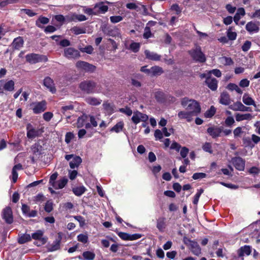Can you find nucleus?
<instances>
[{
  "instance_id": "obj_1",
  "label": "nucleus",
  "mask_w": 260,
  "mask_h": 260,
  "mask_svg": "<svg viewBox=\"0 0 260 260\" xmlns=\"http://www.w3.org/2000/svg\"><path fill=\"white\" fill-rule=\"evenodd\" d=\"M182 106L190 113H193L195 116L198 115L201 111L200 104L194 100L183 98L181 101Z\"/></svg>"
},
{
  "instance_id": "obj_2",
  "label": "nucleus",
  "mask_w": 260,
  "mask_h": 260,
  "mask_svg": "<svg viewBox=\"0 0 260 260\" xmlns=\"http://www.w3.org/2000/svg\"><path fill=\"white\" fill-rule=\"evenodd\" d=\"M15 82L13 80H0V94L5 92H12L15 89Z\"/></svg>"
},
{
  "instance_id": "obj_3",
  "label": "nucleus",
  "mask_w": 260,
  "mask_h": 260,
  "mask_svg": "<svg viewBox=\"0 0 260 260\" xmlns=\"http://www.w3.org/2000/svg\"><path fill=\"white\" fill-rule=\"evenodd\" d=\"M189 53L192 58L196 61L200 62L206 61V56L202 52L201 48L200 46H197L194 49L190 50Z\"/></svg>"
},
{
  "instance_id": "obj_4",
  "label": "nucleus",
  "mask_w": 260,
  "mask_h": 260,
  "mask_svg": "<svg viewBox=\"0 0 260 260\" xmlns=\"http://www.w3.org/2000/svg\"><path fill=\"white\" fill-rule=\"evenodd\" d=\"M26 60L30 63L34 64L39 62H46L48 58L46 55H40L35 53L27 54L25 56Z\"/></svg>"
},
{
  "instance_id": "obj_5",
  "label": "nucleus",
  "mask_w": 260,
  "mask_h": 260,
  "mask_svg": "<svg viewBox=\"0 0 260 260\" xmlns=\"http://www.w3.org/2000/svg\"><path fill=\"white\" fill-rule=\"evenodd\" d=\"M96 83L92 81H85L82 82L79 85L80 88L87 93L94 92Z\"/></svg>"
},
{
  "instance_id": "obj_6",
  "label": "nucleus",
  "mask_w": 260,
  "mask_h": 260,
  "mask_svg": "<svg viewBox=\"0 0 260 260\" xmlns=\"http://www.w3.org/2000/svg\"><path fill=\"white\" fill-rule=\"evenodd\" d=\"M76 68L79 70L85 71L86 72H93L95 69V67L84 61H78L76 64Z\"/></svg>"
},
{
  "instance_id": "obj_7",
  "label": "nucleus",
  "mask_w": 260,
  "mask_h": 260,
  "mask_svg": "<svg viewBox=\"0 0 260 260\" xmlns=\"http://www.w3.org/2000/svg\"><path fill=\"white\" fill-rule=\"evenodd\" d=\"M148 119V116L146 114H143L139 111L135 112L132 117V120L136 124L139 123L141 121L146 122Z\"/></svg>"
},
{
  "instance_id": "obj_8",
  "label": "nucleus",
  "mask_w": 260,
  "mask_h": 260,
  "mask_svg": "<svg viewBox=\"0 0 260 260\" xmlns=\"http://www.w3.org/2000/svg\"><path fill=\"white\" fill-rule=\"evenodd\" d=\"M260 22L259 21L248 22L245 28L250 34L256 33L259 30Z\"/></svg>"
},
{
  "instance_id": "obj_9",
  "label": "nucleus",
  "mask_w": 260,
  "mask_h": 260,
  "mask_svg": "<svg viewBox=\"0 0 260 260\" xmlns=\"http://www.w3.org/2000/svg\"><path fill=\"white\" fill-rule=\"evenodd\" d=\"M64 55L69 59H75L79 57L80 54L77 50L69 47L64 49Z\"/></svg>"
},
{
  "instance_id": "obj_10",
  "label": "nucleus",
  "mask_w": 260,
  "mask_h": 260,
  "mask_svg": "<svg viewBox=\"0 0 260 260\" xmlns=\"http://www.w3.org/2000/svg\"><path fill=\"white\" fill-rule=\"evenodd\" d=\"M2 217L7 223L11 224L13 222V217L12 215V211L10 207H7L3 209L2 212Z\"/></svg>"
},
{
  "instance_id": "obj_11",
  "label": "nucleus",
  "mask_w": 260,
  "mask_h": 260,
  "mask_svg": "<svg viewBox=\"0 0 260 260\" xmlns=\"http://www.w3.org/2000/svg\"><path fill=\"white\" fill-rule=\"evenodd\" d=\"M27 137L29 139H34L40 135L42 131L40 129H35L30 124L27 125Z\"/></svg>"
},
{
  "instance_id": "obj_12",
  "label": "nucleus",
  "mask_w": 260,
  "mask_h": 260,
  "mask_svg": "<svg viewBox=\"0 0 260 260\" xmlns=\"http://www.w3.org/2000/svg\"><path fill=\"white\" fill-rule=\"evenodd\" d=\"M232 162L235 168L239 171H243L245 168V160L240 157L232 158Z\"/></svg>"
},
{
  "instance_id": "obj_13",
  "label": "nucleus",
  "mask_w": 260,
  "mask_h": 260,
  "mask_svg": "<svg viewBox=\"0 0 260 260\" xmlns=\"http://www.w3.org/2000/svg\"><path fill=\"white\" fill-rule=\"evenodd\" d=\"M67 22L71 21H83L87 20L86 16L82 14H77L76 13H70L66 16Z\"/></svg>"
},
{
  "instance_id": "obj_14",
  "label": "nucleus",
  "mask_w": 260,
  "mask_h": 260,
  "mask_svg": "<svg viewBox=\"0 0 260 260\" xmlns=\"http://www.w3.org/2000/svg\"><path fill=\"white\" fill-rule=\"evenodd\" d=\"M230 108L235 111H251V108L250 107L245 106L240 102H237L234 103L233 105L230 106Z\"/></svg>"
},
{
  "instance_id": "obj_15",
  "label": "nucleus",
  "mask_w": 260,
  "mask_h": 260,
  "mask_svg": "<svg viewBox=\"0 0 260 260\" xmlns=\"http://www.w3.org/2000/svg\"><path fill=\"white\" fill-rule=\"evenodd\" d=\"M32 106L33 112L35 114L44 112L46 109V103L45 101L34 103Z\"/></svg>"
},
{
  "instance_id": "obj_16",
  "label": "nucleus",
  "mask_w": 260,
  "mask_h": 260,
  "mask_svg": "<svg viewBox=\"0 0 260 260\" xmlns=\"http://www.w3.org/2000/svg\"><path fill=\"white\" fill-rule=\"evenodd\" d=\"M42 150V147L39 143H35L31 147V151L34 156L31 157V159L33 162L35 161L36 158L38 157L41 154Z\"/></svg>"
},
{
  "instance_id": "obj_17",
  "label": "nucleus",
  "mask_w": 260,
  "mask_h": 260,
  "mask_svg": "<svg viewBox=\"0 0 260 260\" xmlns=\"http://www.w3.org/2000/svg\"><path fill=\"white\" fill-rule=\"evenodd\" d=\"M43 84L52 93L56 92V88L54 86L53 80L50 77H46L44 79Z\"/></svg>"
},
{
  "instance_id": "obj_18",
  "label": "nucleus",
  "mask_w": 260,
  "mask_h": 260,
  "mask_svg": "<svg viewBox=\"0 0 260 260\" xmlns=\"http://www.w3.org/2000/svg\"><path fill=\"white\" fill-rule=\"evenodd\" d=\"M178 117L181 119H186L188 122H191L193 117V113H190L188 110L180 111L178 114Z\"/></svg>"
},
{
  "instance_id": "obj_19",
  "label": "nucleus",
  "mask_w": 260,
  "mask_h": 260,
  "mask_svg": "<svg viewBox=\"0 0 260 260\" xmlns=\"http://www.w3.org/2000/svg\"><path fill=\"white\" fill-rule=\"evenodd\" d=\"M222 129L221 127L212 126L207 129V133L213 138H215L220 136Z\"/></svg>"
},
{
  "instance_id": "obj_20",
  "label": "nucleus",
  "mask_w": 260,
  "mask_h": 260,
  "mask_svg": "<svg viewBox=\"0 0 260 260\" xmlns=\"http://www.w3.org/2000/svg\"><path fill=\"white\" fill-rule=\"evenodd\" d=\"M43 232L41 230H38L36 232L33 233L31 235V238L35 240H39L40 241L41 244L38 245H43L46 243L47 242V239L43 237Z\"/></svg>"
},
{
  "instance_id": "obj_21",
  "label": "nucleus",
  "mask_w": 260,
  "mask_h": 260,
  "mask_svg": "<svg viewBox=\"0 0 260 260\" xmlns=\"http://www.w3.org/2000/svg\"><path fill=\"white\" fill-rule=\"evenodd\" d=\"M206 83L212 90H215L217 88V81L215 78H207Z\"/></svg>"
},
{
  "instance_id": "obj_22",
  "label": "nucleus",
  "mask_w": 260,
  "mask_h": 260,
  "mask_svg": "<svg viewBox=\"0 0 260 260\" xmlns=\"http://www.w3.org/2000/svg\"><path fill=\"white\" fill-rule=\"evenodd\" d=\"M24 41L22 37H19L15 38L12 43L13 47L15 50H19L23 47Z\"/></svg>"
},
{
  "instance_id": "obj_23",
  "label": "nucleus",
  "mask_w": 260,
  "mask_h": 260,
  "mask_svg": "<svg viewBox=\"0 0 260 260\" xmlns=\"http://www.w3.org/2000/svg\"><path fill=\"white\" fill-rule=\"evenodd\" d=\"M251 252V247L249 245H245L241 247L238 251V255L239 256H242L244 255H249Z\"/></svg>"
},
{
  "instance_id": "obj_24",
  "label": "nucleus",
  "mask_w": 260,
  "mask_h": 260,
  "mask_svg": "<svg viewBox=\"0 0 260 260\" xmlns=\"http://www.w3.org/2000/svg\"><path fill=\"white\" fill-rule=\"evenodd\" d=\"M190 249L191 252L196 255H199L201 254V249L197 242L194 241L191 242Z\"/></svg>"
},
{
  "instance_id": "obj_25",
  "label": "nucleus",
  "mask_w": 260,
  "mask_h": 260,
  "mask_svg": "<svg viewBox=\"0 0 260 260\" xmlns=\"http://www.w3.org/2000/svg\"><path fill=\"white\" fill-rule=\"evenodd\" d=\"M252 118V116L250 113L241 114L237 113L235 115V118L237 121H241L245 120H250Z\"/></svg>"
},
{
  "instance_id": "obj_26",
  "label": "nucleus",
  "mask_w": 260,
  "mask_h": 260,
  "mask_svg": "<svg viewBox=\"0 0 260 260\" xmlns=\"http://www.w3.org/2000/svg\"><path fill=\"white\" fill-rule=\"evenodd\" d=\"M220 103L224 105H229L231 103L229 94L226 92H223L220 97Z\"/></svg>"
},
{
  "instance_id": "obj_27",
  "label": "nucleus",
  "mask_w": 260,
  "mask_h": 260,
  "mask_svg": "<svg viewBox=\"0 0 260 260\" xmlns=\"http://www.w3.org/2000/svg\"><path fill=\"white\" fill-rule=\"evenodd\" d=\"M88 116L87 115L83 114L81 116L78 117L77 121V127L81 128L84 125H85L86 121L87 120Z\"/></svg>"
},
{
  "instance_id": "obj_28",
  "label": "nucleus",
  "mask_w": 260,
  "mask_h": 260,
  "mask_svg": "<svg viewBox=\"0 0 260 260\" xmlns=\"http://www.w3.org/2000/svg\"><path fill=\"white\" fill-rule=\"evenodd\" d=\"M85 101L89 105L98 106L101 104L102 100L94 97L89 96L86 99Z\"/></svg>"
},
{
  "instance_id": "obj_29",
  "label": "nucleus",
  "mask_w": 260,
  "mask_h": 260,
  "mask_svg": "<svg viewBox=\"0 0 260 260\" xmlns=\"http://www.w3.org/2000/svg\"><path fill=\"white\" fill-rule=\"evenodd\" d=\"M145 54L147 58L152 60H159L160 58V55L148 50H145Z\"/></svg>"
},
{
  "instance_id": "obj_30",
  "label": "nucleus",
  "mask_w": 260,
  "mask_h": 260,
  "mask_svg": "<svg viewBox=\"0 0 260 260\" xmlns=\"http://www.w3.org/2000/svg\"><path fill=\"white\" fill-rule=\"evenodd\" d=\"M242 101L246 105L255 106L254 101L247 94L245 93L242 98Z\"/></svg>"
},
{
  "instance_id": "obj_31",
  "label": "nucleus",
  "mask_w": 260,
  "mask_h": 260,
  "mask_svg": "<svg viewBox=\"0 0 260 260\" xmlns=\"http://www.w3.org/2000/svg\"><path fill=\"white\" fill-rule=\"evenodd\" d=\"M88 118H89L90 123H86L85 124V128L86 129H88L91 127V126L93 127H95L98 126V122L96 120L95 117L93 115H88Z\"/></svg>"
},
{
  "instance_id": "obj_32",
  "label": "nucleus",
  "mask_w": 260,
  "mask_h": 260,
  "mask_svg": "<svg viewBox=\"0 0 260 260\" xmlns=\"http://www.w3.org/2000/svg\"><path fill=\"white\" fill-rule=\"evenodd\" d=\"M81 162V158L79 156H76L74 157L73 160L70 162V167L72 169L77 168Z\"/></svg>"
},
{
  "instance_id": "obj_33",
  "label": "nucleus",
  "mask_w": 260,
  "mask_h": 260,
  "mask_svg": "<svg viewBox=\"0 0 260 260\" xmlns=\"http://www.w3.org/2000/svg\"><path fill=\"white\" fill-rule=\"evenodd\" d=\"M226 88L231 91H236V92L240 94L243 93L242 90L237 84L234 83H229L227 85Z\"/></svg>"
},
{
  "instance_id": "obj_34",
  "label": "nucleus",
  "mask_w": 260,
  "mask_h": 260,
  "mask_svg": "<svg viewBox=\"0 0 260 260\" xmlns=\"http://www.w3.org/2000/svg\"><path fill=\"white\" fill-rule=\"evenodd\" d=\"M156 227L160 232H162L166 228L165 218L159 217L157 220Z\"/></svg>"
},
{
  "instance_id": "obj_35",
  "label": "nucleus",
  "mask_w": 260,
  "mask_h": 260,
  "mask_svg": "<svg viewBox=\"0 0 260 260\" xmlns=\"http://www.w3.org/2000/svg\"><path fill=\"white\" fill-rule=\"evenodd\" d=\"M151 76H157L160 75L163 73L162 69L158 66H154L151 68Z\"/></svg>"
},
{
  "instance_id": "obj_36",
  "label": "nucleus",
  "mask_w": 260,
  "mask_h": 260,
  "mask_svg": "<svg viewBox=\"0 0 260 260\" xmlns=\"http://www.w3.org/2000/svg\"><path fill=\"white\" fill-rule=\"evenodd\" d=\"M49 22V20L48 18L43 17V16H40L39 18L37 20L36 22V24L37 26H38L40 28H42V24H46Z\"/></svg>"
},
{
  "instance_id": "obj_37",
  "label": "nucleus",
  "mask_w": 260,
  "mask_h": 260,
  "mask_svg": "<svg viewBox=\"0 0 260 260\" xmlns=\"http://www.w3.org/2000/svg\"><path fill=\"white\" fill-rule=\"evenodd\" d=\"M86 191V188L83 186H78L73 188V192L77 196H81Z\"/></svg>"
},
{
  "instance_id": "obj_38",
  "label": "nucleus",
  "mask_w": 260,
  "mask_h": 260,
  "mask_svg": "<svg viewBox=\"0 0 260 260\" xmlns=\"http://www.w3.org/2000/svg\"><path fill=\"white\" fill-rule=\"evenodd\" d=\"M124 126V123L123 121H121L118 122L116 125H115L113 127L111 128L110 131L114 132L116 133H119L121 132Z\"/></svg>"
},
{
  "instance_id": "obj_39",
  "label": "nucleus",
  "mask_w": 260,
  "mask_h": 260,
  "mask_svg": "<svg viewBox=\"0 0 260 260\" xmlns=\"http://www.w3.org/2000/svg\"><path fill=\"white\" fill-rule=\"evenodd\" d=\"M98 9V12L104 14L108 11V7L106 5H103L102 3L96 5L94 9Z\"/></svg>"
},
{
  "instance_id": "obj_40",
  "label": "nucleus",
  "mask_w": 260,
  "mask_h": 260,
  "mask_svg": "<svg viewBox=\"0 0 260 260\" xmlns=\"http://www.w3.org/2000/svg\"><path fill=\"white\" fill-rule=\"evenodd\" d=\"M104 109L110 114L114 112V106L109 103L106 102L103 104Z\"/></svg>"
},
{
  "instance_id": "obj_41",
  "label": "nucleus",
  "mask_w": 260,
  "mask_h": 260,
  "mask_svg": "<svg viewBox=\"0 0 260 260\" xmlns=\"http://www.w3.org/2000/svg\"><path fill=\"white\" fill-rule=\"evenodd\" d=\"M31 236L29 234H25L22 235L18 239V243L20 244H24L31 240Z\"/></svg>"
},
{
  "instance_id": "obj_42",
  "label": "nucleus",
  "mask_w": 260,
  "mask_h": 260,
  "mask_svg": "<svg viewBox=\"0 0 260 260\" xmlns=\"http://www.w3.org/2000/svg\"><path fill=\"white\" fill-rule=\"evenodd\" d=\"M216 109L215 108L212 106L209 109L207 110L206 112L204 113V116L206 118H211L215 113Z\"/></svg>"
},
{
  "instance_id": "obj_43",
  "label": "nucleus",
  "mask_w": 260,
  "mask_h": 260,
  "mask_svg": "<svg viewBox=\"0 0 260 260\" xmlns=\"http://www.w3.org/2000/svg\"><path fill=\"white\" fill-rule=\"evenodd\" d=\"M82 255L85 260H93L95 257L94 253L89 251L84 252Z\"/></svg>"
},
{
  "instance_id": "obj_44",
  "label": "nucleus",
  "mask_w": 260,
  "mask_h": 260,
  "mask_svg": "<svg viewBox=\"0 0 260 260\" xmlns=\"http://www.w3.org/2000/svg\"><path fill=\"white\" fill-rule=\"evenodd\" d=\"M227 36L229 40H235L237 38V34L235 31H232V27H230L227 31Z\"/></svg>"
},
{
  "instance_id": "obj_45",
  "label": "nucleus",
  "mask_w": 260,
  "mask_h": 260,
  "mask_svg": "<svg viewBox=\"0 0 260 260\" xmlns=\"http://www.w3.org/2000/svg\"><path fill=\"white\" fill-rule=\"evenodd\" d=\"M71 31L76 35L85 33V29L84 28L78 26L73 27L71 29Z\"/></svg>"
},
{
  "instance_id": "obj_46",
  "label": "nucleus",
  "mask_w": 260,
  "mask_h": 260,
  "mask_svg": "<svg viewBox=\"0 0 260 260\" xmlns=\"http://www.w3.org/2000/svg\"><path fill=\"white\" fill-rule=\"evenodd\" d=\"M77 240L78 241L85 244L88 242V237L86 234H81L78 235Z\"/></svg>"
},
{
  "instance_id": "obj_47",
  "label": "nucleus",
  "mask_w": 260,
  "mask_h": 260,
  "mask_svg": "<svg viewBox=\"0 0 260 260\" xmlns=\"http://www.w3.org/2000/svg\"><path fill=\"white\" fill-rule=\"evenodd\" d=\"M151 22L149 21L147 25H148V24H149ZM152 36V34H151V30H150V28L149 26H146L144 29V34H143V37L145 39H148L149 38H150Z\"/></svg>"
},
{
  "instance_id": "obj_48",
  "label": "nucleus",
  "mask_w": 260,
  "mask_h": 260,
  "mask_svg": "<svg viewBox=\"0 0 260 260\" xmlns=\"http://www.w3.org/2000/svg\"><path fill=\"white\" fill-rule=\"evenodd\" d=\"M221 62L224 65H231L233 63V61L231 58L228 57H222L220 58Z\"/></svg>"
},
{
  "instance_id": "obj_49",
  "label": "nucleus",
  "mask_w": 260,
  "mask_h": 260,
  "mask_svg": "<svg viewBox=\"0 0 260 260\" xmlns=\"http://www.w3.org/2000/svg\"><path fill=\"white\" fill-rule=\"evenodd\" d=\"M155 97L159 102H162L164 101V93L161 91H157L155 93Z\"/></svg>"
},
{
  "instance_id": "obj_50",
  "label": "nucleus",
  "mask_w": 260,
  "mask_h": 260,
  "mask_svg": "<svg viewBox=\"0 0 260 260\" xmlns=\"http://www.w3.org/2000/svg\"><path fill=\"white\" fill-rule=\"evenodd\" d=\"M233 133L235 138L241 137L242 134L243 133L242 127L240 126L237 127L234 130Z\"/></svg>"
},
{
  "instance_id": "obj_51",
  "label": "nucleus",
  "mask_w": 260,
  "mask_h": 260,
  "mask_svg": "<svg viewBox=\"0 0 260 260\" xmlns=\"http://www.w3.org/2000/svg\"><path fill=\"white\" fill-rule=\"evenodd\" d=\"M203 192V189L201 188L198 190V192L196 193L194 197V199L193 200V203L195 205H197L199 202V198L201 195V194Z\"/></svg>"
},
{
  "instance_id": "obj_52",
  "label": "nucleus",
  "mask_w": 260,
  "mask_h": 260,
  "mask_svg": "<svg viewBox=\"0 0 260 260\" xmlns=\"http://www.w3.org/2000/svg\"><path fill=\"white\" fill-rule=\"evenodd\" d=\"M75 135L72 132H68L65 136V142L66 143L69 144L71 142V140L74 138Z\"/></svg>"
},
{
  "instance_id": "obj_53",
  "label": "nucleus",
  "mask_w": 260,
  "mask_h": 260,
  "mask_svg": "<svg viewBox=\"0 0 260 260\" xmlns=\"http://www.w3.org/2000/svg\"><path fill=\"white\" fill-rule=\"evenodd\" d=\"M203 149L207 152L212 153L213 151L212 149L211 144L210 143L206 142L203 146Z\"/></svg>"
},
{
  "instance_id": "obj_54",
  "label": "nucleus",
  "mask_w": 260,
  "mask_h": 260,
  "mask_svg": "<svg viewBox=\"0 0 260 260\" xmlns=\"http://www.w3.org/2000/svg\"><path fill=\"white\" fill-rule=\"evenodd\" d=\"M80 50L82 52H85L87 54H90L92 53L93 51V48L91 46L88 45L84 48H80Z\"/></svg>"
},
{
  "instance_id": "obj_55",
  "label": "nucleus",
  "mask_w": 260,
  "mask_h": 260,
  "mask_svg": "<svg viewBox=\"0 0 260 260\" xmlns=\"http://www.w3.org/2000/svg\"><path fill=\"white\" fill-rule=\"evenodd\" d=\"M207 175L204 173H196L193 174L192 177L194 180H197L204 178Z\"/></svg>"
},
{
  "instance_id": "obj_56",
  "label": "nucleus",
  "mask_w": 260,
  "mask_h": 260,
  "mask_svg": "<svg viewBox=\"0 0 260 260\" xmlns=\"http://www.w3.org/2000/svg\"><path fill=\"white\" fill-rule=\"evenodd\" d=\"M140 44L138 43H132L130 45V49L134 52H137L139 49H140Z\"/></svg>"
},
{
  "instance_id": "obj_57",
  "label": "nucleus",
  "mask_w": 260,
  "mask_h": 260,
  "mask_svg": "<svg viewBox=\"0 0 260 260\" xmlns=\"http://www.w3.org/2000/svg\"><path fill=\"white\" fill-rule=\"evenodd\" d=\"M68 182V180L66 177H63L62 178L58 180V183H59V188L60 189L63 188L67 184Z\"/></svg>"
},
{
  "instance_id": "obj_58",
  "label": "nucleus",
  "mask_w": 260,
  "mask_h": 260,
  "mask_svg": "<svg viewBox=\"0 0 260 260\" xmlns=\"http://www.w3.org/2000/svg\"><path fill=\"white\" fill-rule=\"evenodd\" d=\"M83 11L85 13H86L89 15H93L96 14V12H94L92 9L89 8H87L86 7H83Z\"/></svg>"
},
{
  "instance_id": "obj_59",
  "label": "nucleus",
  "mask_w": 260,
  "mask_h": 260,
  "mask_svg": "<svg viewBox=\"0 0 260 260\" xmlns=\"http://www.w3.org/2000/svg\"><path fill=\"white\" fill-rule=\"evenodd\" d=\"M234 123V119L232 116L228 117L225 120V124L227 126H231Z\"/></svg>"
},
{
  "instance_id": "obj_60",
  "label": "nucleus",
  "mask_w": 260,
  "mask_h": 260,
  "mask_svg": "<svg viewBox=\"0 0 260 260\" xmlns=\"http://www.w3.org/2000/svg\"><path fill=\"white\" fill-rule=\"evenodd\" d=\"M45 210L47 212H50L53 210V204L50 201H47L44 207Z\"/></svg>"
},
{
  "instance_id": "obj_61",
  "label": "nucleus",
  "mask_w": 260,
  "mask_h": 260,
  "mask_svg": "<svg viewBox=\"0 0 260 260\" xmlns=\"http://www.w3.org/2000/svg\"><path fill=\"white\" fill-rule=\"evenodd\" d=\"M119 111L121 113H124L127 116H131L133 114L132 110L128 107L120 108L119 109Z\"/></svg>"
},
{
  "instance_id": "obj_62",
  "label": "nucleus",
  "mask_w": 260,
  "mask_h": 260,
  "mask_svg": "<svg viewBox=\"0 0 260 260\" xmlns=\"http://www.w3.org/2000/svg\"><path fill=\"white\" fill-rule=\"evenodd\" d=\"M250 81L247 79H243L241 80L239 82V86L241 87L245 88L249 86Z\"/></svg>"
},
{
  "instance_id": "obj_63",
  "label": "nucleus",
  "mask_w": 260,
  "mask_h": 260,
  "mask_svg": "<svg viewBox=\"0 0 260 260\" xmlns=\"http://www.w3.org/2000/svg\"><path fill=\"white\" fill-rule=\"evenodd\" d=\"M251 45V42L249 41H245L242 46V50L244 52L247 51L250 48Z\"/></svg>"
},
{
  "instance_id": "obj_64",
  "label": "nucleus",
  "mask_w": 260,
  "mask_h": 260,
  "mask_svg": "<svg viewBox=\"0 0 260 260\" xmlns=\"http://www.w3.org/2000/svg\"><path fill=\"white\" fill-rule=\"evenodd\" d=\"M53 114L50 112H47L43 114V117L44 119L46 121H49L53 117Z\"/></svg>"
}]
</instances>
